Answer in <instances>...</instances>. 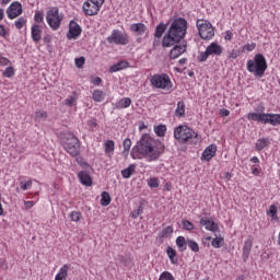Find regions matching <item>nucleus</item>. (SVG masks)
<instances>
[{
    "label": "nucleus",
    "instance_id": "f257e3e1",
    "mask_svg": "<svg viewBox=\"0 0 280 280\" xmlns=\"http://www.w3.org/2000/svg\"><path fill=\"white\" fill-rule=\"evenodd\" d=\"M165 152V144L158 142L149 133H143L140 140L137 141L136 145L131 149V158L137 160L147 159L148 161H159L161 154Z\"/></svg>",
    "mask_w": 280,
    "mask_h": 280
},
{
    "label": "nucleus",
    "instance_id": "f03ea898",
    "mask_svg": "<svg viewBox=\"0 0 280 280\" xmlns=\"http://www.w3.org/2000/svg\"><path fill=\"white\" fill-rule=\"evenodd\" d=\"M186 35L187 20L184 18H177L172 22L167 34H165L162 38V46L173 47V45H178V43H180Z\"/></svg>",
    "mask_w": 280,
    "mask_h": 280
},
{
    "label": "nucleus",
    "instance_id": "7ed1b4c3",
    "mask_svg": "<svg viewBox=\"0 0 280 280\" xmlns=\"http://www.w3.org/2000/svg\"><path fill=\"white\" fill-rule=\"evenodd\" d=\"M268 69V61L262 54H256L254 59L247 61V71L253 73L255 78H264V73Z\"/></svg>",
    "mask_w": 280,
    "mask_h": 280
},
{
    "label": "nucleus",
    "instance_id": "20e7f679",
    "mask_svg": "<svg viewBox=\"0 0 280 280\" xmlns=\"http://www.w3.org/2000/svg\"><path fill=\"white\" fill-rule=\"evenodd\" d=\"M61 139L63 141V150H66L70 156H80V139H78L73 132H61Z\"/></svg>",
    "mask_w": 280,
    "mask_h": 280
},
{
    "label": "nucleus",
    "instance_id": "39448f33",
    "mask_svg": "<svg viewBox=\"0 0 280 280\" xmlns=\"http://www.w3.org/2000/svg\"><path fill=\"white\" fill-rule=\"evenodd\" d=\"M247 119L249 121H257L258 124H269L270 126H280V114L273 113H248Z\"/></svg>",
    "mask_w": 280,
    "mask_h": 280
},
{
    "label": "nucleus",
    "instance_id": "423d86ee",
    "mask_svg": "<svg viewBox=\"0 0 280 280\" xmlns=\"http://www.w3.org/2000/svg\"><path fill=\"white\" fill-rule=\"evenodd\" d=\"M174 139L179 143H187L191 139H198V132L187 127V125H179L174 129Z\"/></svg>",
    "mask_w": 280,
    "mask_h": 280
},
{
    "label": "nucleus",
    "instance_id": "0eeeda50",
    "mask_svg": "<svg viewBox=\"0 0 280 280\" xmlns=\"http://www.w3.org/2000/svg\"><path fill=\"white\" fill-rule=\"evenodd\" d=\"M62 19H65V15L60 13V9H58V7H52L46 12V21L50 30H54L55 32L60 30Z\"/></svg>",
    "mask_w": 280,
    "mask_h": 280
},
{
    "label": "nucleus",
    "instance_id": "6e6552de",
    "mask_svg": "<svg viewBox=\"0 0 280 280\" xmlns=\"http://www.w3.org/2000/svg\"><path fill=\"white\" fill-rule=\"evenodd\" d=\"M197 30L202 40H211L215 36L213 24L207 20H197Z\"/></svg>",
    "mask_w": 280,
    "mask_h": 280
},
{
    "label": "nucleus",
    "instance_id": "1a4fd4ad",
    "mask_svg": "<svg viewBox=\"0 0 280 280\" xmlns=\"http://www.w3.org/2000/svg\"><path fill=\"white\" fill-rule=\"evenodd\" d=\"M151 84L155 89H162L167 90L172 89V80L170 79V75L162 73V74H154L151 78Z\"/></svg>",
    "mask_w": 280,
    "mask_h": 280
},
{
    "label": "nucleus",
    "instance_id": "9d476101",
    "mask_svg": "<svg viewBox=\"0 0 280 280\" xmlns=\"http://www.w3.org/2000/svg\"><path fill=\"white\" fill-rule=\"evenodd\" d=\"M107 43L109 45H122L126 46L128 43H130V36L127 35V33H122L119 30L112 31L110 36L106 38Z\"/></svg>",
    "mask_w": 280,
    "mask_h": 280
},
{
    "label": "nucleus",
    "instance_id": "9b49d317",
    "mask_svg": "<svg viewBox=\"0 0 280 280\" xmlns=\"http://www.w3.org/2000/svg\"><path fill=\"white\" fill-rule=\"evenodd\" d=\"M82 34V26L78 24V22L71 20L69 22V31L67 33L68 40L78 39V37Z\"/></svg>",
    "mask_w": 280,
    "mask_h": 280
},
{
    "label": "nucleus",
    "instance_id": "f8f14e48",
    "mask_svg": "<svg viewBox=\"0 0 280 280\" xmlns=\"http://www.w3.org/2000/svg\"><path fill=\"white\" fill-rule=\"evenodd\" d=\"M180 44H174L173 49L170 51V58L171 60H176V58H179L187 51V42L183 40L179 42Z\"/></svg>",
    "mask_w": 280,
    "mask_h": 280
},
{
    "label": "nucleus",
    "instance_id": "ddd939ff",
    "mask_svg": "<svg viewBox=\"0 0 280 280\" xmlns=\"http://www.w3.org/2000/svg\"><path fill=\"white\" fill-rule=\"evenodd\" d=\"M7 14L11 20L21 16L23 14V4L19 1L12 2L7 9Z\"/></svg>",
    "mask_w": 280,
    "mask_h": 280
},
{
    "label": "nucleus",
    "instance_id": "4468645a",
    "mask_svg": "<svg viewBox=\"0 0 280 280\" xmlns=\"http://www.w3.org/2000/svg\"><path fill=\"white\" fill-rule=\"evenodd\" d=\"M199 224L205 226L206 231H211V233L220 231V225L209 218H201Z\"/></svg>",
    "mask_w": 280,
    "mask_h": 280
},
{
    "label": "nucleus",
    "instance_id": "2eb2a0df",
    "mask_svg": "<svg viewBox=\"0 0 280 280\" xmlns=\"http://www.w3.org/2000/svg\"><path fill=\"white\" fill-rule=\"evenodd\" d=\"M82 10L86 16H96V14H100V8L95 7L89 0L83 3Z\"/></svg>",
    "mask_w": 280,
    "mask_h": 280
},
{
    "label": "nucleus",
    "instance_id": "dca6fc26",
    "mask_svg": "<svg viewBox=\"0 0 280 280\" xmlns=\"http://www.w3.org/2000/svg\"><path fill=\"white\" fill-rule=\"evenodd\" d=\"M218 152V147L215 144H210L205 149L201 155L202 161H211L213 156H215V153Z\"/></svg>",
    "mask_w": 280,
    "mask_h": 280
},
{
    "label": "nucleus",
    "instance_id": "f3484780",
    "mask_svg": "<svg viewBox=\"0 0 280 280\" xmlns=\"http://www.w3.org/2000/svg\"><path fill=\"white\" fill-rule=\"evenodd\" d=\"M206 50H208V54L210 56H220L221 54H223L224 48L217 42H213L206 48Z\"/></svg>",
    "mask_w": 280,
    "mask_h": 280
},
{
    "label": "nucleus",
    "instance_id": "a211bd4d",
    "mask_svg": "<svg viewBox=\"0 0 280 280\" xmlns=\"http://www.w3.org/2000/svg\"><path fill=\"white\" fill-rule=\"evenodd\" d=\"M78 178L81 185H84L85 187H91V185H93V178H91V175L86 171L79 172Z\"/></svg>",
    "mask_w": 280,
    "mask_h": 280
},
{
    "label": "nucleus",
    "instance_id": "6ab92c4d",
    "mask_svg": "<svg viewBox=\"0 0 280 280\" xmlns=\"http://www.w3.org/2000/svg\"><path fill=\"white\" fill-rule=\"evenodd\" d=\"M31 37L34 43H38L40 38H43V28H40V25L38 24L32 25Z\"/></svg>",
    "mask_w": 280,
    "mask_h": 280
},
{
    "label": "nucleus",
    "instance_id": "aec40b11",
    "mask_svg": "<svg viewBox=\"0 0 280 280\" xmlns=\"http://www.w3.org/2000/svg\"><path fill=\"white\" fill-rule=\"evenodd\" d=\"M130 32H133L138 36H143L145 32L148 31V26L143 23H133L129 26Z\"/></svg>",
    "mask_w": 280,
    "mask_h": 280
},
{
    "label": "nucleus",
    "instance_id": "412c9836",
    "mask_svg": "<svg viewBox=\"0 0 280 280\" xmlns=\"http://www.w3.org/2000/svg\"><path fill=\"white\" fill-rule=\"evenodd\" d=\"M250 250H253V241L252 240H247L244 243L243 246V261H248V257L250 256Z\"/></svg>",
    "mask_w": 280,
    "mask_h": 280
},
{
    "label": "nucleus",
    "instance_id": "4be33fe9",
    "mask_svg": "<svg viewBox=\"0 0 280 280\" xmlns=\"http://www.w3.org/2000/svg\"><path fill=\"white\" fill-rule=\"evenodd\" d=\"M268 145H270V138H260L255 143V150L256 152H261V150H265Z\"/></svg>",
    "mask_w": 280,
    "mask_h": 280
},
{
    "label": "nucleus",
    "instance_id": "5701e85b",
    "mask_svg": "<svg viewBox=\"0 0 280 280\" xmlns=\"http://www.w3.org/2000/svg\"><path fill=\"white\" fill-rule=\"evenodd\" d=\"M130 104H132V100L130 97H124L115 104V108L121 110L124 108H129Z\"/></svg>",
    "mask_w": 280,
    "mask_h": 280
},
{
    "label": "nucleus",
    "instance_id": "b1692460",
    "mask_svg": "<svg viewBox=\"0 0 280 280\" xmlns=\"http://www.w3.org/2000/svg\"><path fill=\"white\" fill-rule=\"evenodd\" d=\"M175 242L179 253H185V250H187L188 240L186 241L185 236H178Z\"/></svg>",
    "mask_w": 280,
    "mask_h": 280
},
{
    "label": "nucleus",
    "instance_id": "393cba45",
    "mask_svg": "<svg viewBox=\"0 0 280 280\" xmlns=\"http://www.w3.org/2000/svg\"><path fill=\"white\" fill-rule=\"evenodd\" d=\"M166 255L171 264H178V256H177L176 249H174L172 246H167Z\"/></svg>",
    "mask_w": 280,
    "mask_h": 280
},
{
    "label": "nucleus",
    "instance_id": "a878e982",
    "mask_svg": "<svg viewBox=\"0 0 280 280\" xmlns=\"http://www.w3.org/2000/svg\"><path fill=\"white\" fill-rule=\"evenodd\" d=\"M69 276V265H63L59 272L56 275L55 280H67Z\"/></svg>",
    "mask_w": 280,
    "mask_h": 280
},
{
    "label": "nucleus",
    "instance_id": "bb28decb",
    "mask_svg": "<svg viewBox=\"0 0 280 280\" xmlns=\"http://www.w3.org/2000/svg\"><path fill=\"white\" fill-rule=\"evenodd\" d=\"M92 100L98 103L104 102V100H106V92L102 90H94V92L92 93Z\"/></svg>",
    "mask_w": 280,
    "mask_h": 280
},
{
    "label": "nucleus",
    "instance_id": "cd10ccee",
    "mask_svg": "<svg viewBox=\"0 0 280 280\" xmlns=\"http://www.w3.org/2000/svg\"><path fill=\"white\" fill-rule=\"evenodd\" d=\"M137 170V164H130L127 168L121 171L122 178H130Z\"/></svg>",
    "mask_w": 280,
    "mask_h": 280
},
{
    "label": "nucleus",
    "instance_id": "c85d7f7f",
    "mask_svg": "<svg viewBox=\"0 0 280 280\" xmlns=\"http://www.w3.org/2000/svg\"><path fill=\"white\" fill-rule=\"evenodd\" d=\"M166 30H167V25H165L164 23H160L155 27V33H154L155 38H161V36H163Z\"/></svg>",
    "mask_w": 280,
    "mask_h": 280
},
{
    "label": "nucleus",
    "instance_id": "c756f323",
    "mask_svg": "<svg viewBox=\"0 0 280 280\" xmlns=\"http://www.w3.org/2000/svg\"><path fill=\"white\" fill-rule=\"evenodd\" d=\"M176 117H184L185 116V102L179 101L177 103V107L175 109Z\"/></svg>",
    "mask_w": 280,
    "mask_h": 280
},
{
    "label": "nucleus",
    "instance_id": "7c9ffc66",
    "mask_svg": "<svg viewBox=\"0 0 280 280\" xmlns=\"http://www.w3.org/2000/svg\"><path fill=\"white\" fill-rule=\"evenodd\" d=\"M154 132L156 137H165V132H167V126L165 125L154 126Z\"/></svg>",
    "mask_w": 280,
    "mask_h": 280
},
{
    "label": "nucleus",
    "instance_id": "2f4dec72",
    "mask_svg": "<svg viewBox=\"0 0 280 280\" xmlns=\"http://www.w3.org/2000/svg\"><path fill=\"white\" fill-rule=\"evenodd\" d=\"M101 205L102 207H108L110 205V194L103 191L101 195Z\"/></svg>",
    "mask_w": 280,
    "mask_h": 280
},
{
    "label": "nucleus",
    "instance_id": "473e14b6",
    "mask_svg": "<svg viewBox=\"0 0 280 280\" xmlns=\"http://www.w3.org/2000/svg\"><path fill=\"white\" fill-rule=\"evenodd\" d=\"M278 211H279V209L277 208V206L272 205V206H270L269 210L267 211V215H270V218H272V220H279V217L277 215Z\"/></svg>",
    "mask_w": 280,
    "mask_h": 280
},
{
    "label": "nucleus",
    "instance_id": "72a5a7b5",
    "mask_svg": "<svg viewBox=\"0 0 280 280\" xmlns=\"http://www.w3.org/2000/svg\"><path fill=\"white\" fill-rule=\"evenodd\" d=\"M212 246L213 248H222V246H224V238L215 235V237L212 240Z\"/></svg>",
    "mask_w": 280,
    "mask_h": 280
},
{
    "label": "nucleus",
    "instance_id": "f704fd0d",
    "mask_svg": "<svg viewBox=\"0 0 280 280\" xmlns=\"http://www.w3.org/2000/svg\"><path fill=\"white\" fill-rule=\"evenodd\" d=\"M110 152H115V141L107 140L105 142V154H110Z\"/></svg>",
    "mask_w": 280,
    "mask_h": 280
},
{
    "label": "nucleus",
    "instance_id": "c9c22d12",
    "mask_svg": "<svg viewBox=\"0 0 280 280\" xmlns=\"http://www.w3.org/2000/svg\"><path fill=\"white\" fill-rule=\"evenodd\" d=\"M188 247L190 248V250H192V253H200V246L194 240L188 238Z\"/></svg>",
    "mask_w": 280,
    "mask_h": 280
},
{
    "label": "nucleus",
    "instance_id": "e433bc0d",
    "mask_svg": "<svg viewBox=\"0 0 280 280\" xmlns=\"http://www.w3.org/2000/svg\"><path fill=\"white\" fill-rule=\"evenodd\" d=\"M228 58L229 60H236V58H240V55L242 54V51L240 49H232L229 50L228 52Z\"/></svg>",
    "mask_w": 280,
    "mask_h": 280
},
{
    "label": "nucleus",
    "instance_id": "4c0bfd02",
    "mask_svg": "<svg viewBox=\"0 0 280 280\" xmlns=\"http://www.w3.org/2000/svg\"><path fill=\"white\" fill-rule=\"evenodd\" d=\"M122 145H124L122 153L128 154V152H130V148H132V140H130L128 138L125 139L124 142H122Z\"/></svg>",
    "mask_w": 280,
    "mask_h": 280
},
{
    "label": "nucleus",
    "instance_id": "58836bf2",
    "mask_svg": "<svg viewBox=\"0 0 280 280\" xmlns=\"http://www.w3.org/2000/svg\"><path fill=\"white\" fill-rule=\"evenodd\" d=\"M35 119H37V121H45V119H47V112H45V110H37L35 113Z\"/></svg>",
    "mask_w": 280,
    "mask_h": 280
},
{
    "label": "nucleus",
    "instance_id": "ea45409f",
    "mask_svg": "<svg viewBox=\"0 0 280 280\" xmlns=\"http://www.w3.org/2000/svg\"><path fill=\"white\" fill-rule=\"evenodd\" d=\"M34 21L35 23H43L45 21V13L43 11H35Z\"/></svg>",
    "mask_w": 280,
    "mask_h": 280
},
{
    "label": "nucleus",
    "instance_id": "a19ab883",
    "mask_svg": "<svg viewBox=\"0 0 280 280\" xmlns=\"http://www.w3.org/2000/svg\"><path fill=\"white\" fill-rule=\"evenodd\" d=\"M81 218H82V212H80V211H72L70 213V220L72 222H80Z\"/></svg>",
    "mask_w": 280,
    "mask_h": 280
},
{
    "label": "nucleus",
    "instance_id": "79ce46f5",
    "mask_svg": "<svg viewBox=\"0 0 280 280\" xmlns=\"http://www.w3.org/2000/svg\"><path fill=\"white\" fill-rule=\"evenodd\" d=\"M142 214H143V205H140L137 210H133L131 212V218H133V220H137V218H139V215H142Z\"/></svg>",
    "mask_w": 280,
    "mask_h": 280
},
{
    "label": "nucleus",
    "instance_id": "37998d69",
    "mask_svg": "<svg viewBox=\"0 0 280 280\" xmlns=\"http://www.w3.org/2000/svg\"><path fill=\"white\" fill-rule=\"evenodd\" d=\"M209 56L211 55H209V51L206 49V51L197 56V60L198 62H207V60L209 59Z\"/></svg>",
    "mask_w": 280,
    "mask_h": 280
},
{
    "label": "nucleus",
    "instance_id": "c03bdc74",
    "mask_svg": "<svg viewBox=\"0 0 280 280\" xmlns=\"http://www.w3.org/2000/svg\"><path fill=\"white\" fill-rule=\"evenodd\" d=\"M148 185L149 187H151V189H156L159 187V178L156 177H151L149 180H148Z\"/></svg>",
    "mask_w": 280,
    "mask_h": 280
},
{
    "label": "nucleus",
    "instance_id": "a18cd8bd",
    "mask_svg": "<svg viewBox=\"0 0 280 280\" xmlns=\"http://www.w3.org/2000/svg\"><path fill=\"white\" fill-rule=\"evenodd\" d=\"M172 233H174V228H172V226H167V228H165L163 231H162V233H161V237H170V235H172Z\"/></svg>",
    "mask_w": 280,
    "mask_h": 280
},
{
    "label": "nucleus",
    "instance_id": "49530a36",
    "mask_svg": "<svg viewBox=\"0 0 280 280\" xmlns=\"http://www.w3.org/2000/svg\"><path fill=\"white\" fill-rule=\"evenodd\" d=\"M25 23H27V20H25V18H19V19L15 21V27H16V30H23Z\"/></svg>",
    "mask_w": 280,
    "mask_h": 280
},
{
    "label": "nucleus",
    "instance_id": "de8ad7c7",
    "mask_svg": "<svg viewBox=\"0 0 280 280\" xmlns=\"http://www.w3.org/2000/svg\"><path fill=\"white\" fill-rule=\"evenodd\" d=\"M20 187L23 191H27V189H32V179L27 182H20Z\"/></svg>",
    "mask_w": 280,
    "mask_h": 280
},
{
    "label": "nucleus",
    "instance_id": "09e8293b",
    "mask_svg": "<svg viewBox=\"0 0 280 280\" xmlns=\"http://www.w3.org/2000/svg\"><path fill=\"white\" fill-rule=\"evenodd\" d=\"M3 78H12L14 75V68L13 67H8L3 72H2Z\"/></svg>",
    "mask_w": 280,
    "mask_h": 280
},
{
    "label": "nucleus",
    "instance_id": "8fccbe9b",
    "mask_svg": "<svg viewBox=\"0 0 280 280\" xmlns=\"http://www.w3.org/2000/svg\"><path fill=\"white\" fill-rule=\"evenodd\" d=\"M183 229H185V231H194L195 226H194V223H191V221L184 220L183 221Z\"/></svg>",
    "mask_w": 280,
    "mask_h": 280
},
{
    "label": "nucleus",
    "instance_id": "3c124183",
    "mask_svg": "<svg viewBox=\"0 0 280 280\" xmlns=\"http://www.w3.org/2000/svg\"><path fill=\"white\" fill-rule=\"evenodd\" d=\"M74 62H75V67L78 69H82V67H84V62H86V58H84V57L75 58Z\"/></svg>",
    "mask_w": 280,
    "mask_h": 280
},
{
    "label": "nucleus",
    "instance_id": "603ef678",
    "mask_svg": "<svg viewBox=\"0 0 280 280\" xmlns=\"http://www.w3.org/2000/svg\"><path fill=\"white\" fill-rule=\"evenodd\" d=\"M88 126H89V128H90V130L92 131V132H94L95 131V128H97V120L96 119H91V120H89L88 121Z\"/></svg>",
    "mask_w": 280,
    "mask_h": 280
},
{
    "label": "nucleus",
    "instance_id": "864d4df0",
    "mask_svg": "<svg viewBox=\"0 0 280 280\" xmlns=\"http://www.w3.org/2000/svg\"><path fill=\"white\" fill-rule=\"evenodd\" d=\"M89 1L92 3V5H95L96 8H98V10H101L106 0H89Z\"/></svg>",
    "mask_w": 280,
    "mask_h": 280
},
{
    "label": "nucleus",
    "instance_id": "5fc2aeb1",
    "mask_svg": "<svg viewBox=\"0 0 280 280\" xmlns=\"http://www.w3.org/2000/svg\"><path fill=\"white\" fill-rule=\"evenodd\" d=\"M63 102L66 106H73V104H75V96H70L69 98H66Z\"/></svg>",
    "mask_w": 280,
    "mask_h": 280
},
{
    "label": "nucleus",
    "instance_id": "6e6d98bb",
    "mask_svg": "<svg viewBox=\"0 0 280 280\" xmlns=\"http://www.w3.org/2000/svg\"><path fill=\"white\" fill-rule=\"evenodd\" d=\"M256 47H257V44L252 43V44H246L244 46V49H245V51H253Z\"/></svg>",
    "mask_w": 280,
    "mask_h": 280
},
{
    "label": "nucleus",
    "instance_id": "4d7b16f0",
    "mask_svg": "<svg viewBox=\"0 0 280 280\" xmlns=\"http://www.w3.org/2000/svg\"><path fill=\"white\" fill-rule=\"evenodd\" d=\"M220 117H229L231 115V112L226 108L220 109L219 112Z\"/></svg>",
    "mask_w": 280,
    "mask_h": 280
},
{
    "label": "nucleus",
    "instance_id": "13d9d810",
    "mask_svg": "<svg viewBox=\"0 0 280 280\" xmlns=\"http://www.w3.org/2000/svg\"><path fill=\"white\" fill-rule=\"evenodd\" d=\"M260 168H259V165H254L253 167H252V174H254V176H259V174H260V171H259Z\"/></svg>",
    "mask_w": 280,
    "mask_h": 280
},
{
    "label": "nucleus",
    "instance_id": "bf43d9fd",
    "mask_svg": "<svg viewBox=\"0 0 280 280\" xmlns=\"http://www.w3.org/2000/svg\"><path fill=\"white\" fill-rule=\"evenodd\" d=\"M92 84H94L95 86H100V84H102V78H100V77L93 78Z\"/></svg>",
    "mask_w": 280,
    "mask_h": 280
},
{
    "label": "nucleus",
    "instance_id": "052dcab7",
    "mask_svg": "<svg viewBox=\"0 0 280 280\" xmlns=\"http://www.w3.org/2000/svg\"><path fill=\"white\" fill-rule=\"evenodd\" d=\"M117 71H121L119 67H117V63L110 66L109 73H117Z\"/></svg>",
    "mask_w": 280,
    "mask_h": 280
},
{
    "label": "nucleus",
    "instance_id": "680f3d73",
    "mask_svg": "<svg viewBox=\"0 0 280 280\" xmlns=\"http://www.w3.org/2000/svg\"><path fill=\"white\" fill-rule=\"evenodd\" d=\"M116 67L120 68V71H121V69H126V67H128V61L117 62Z\"/></svg>",
    "mask_w": 280,
    "mask_h": 280
},
{
    "label": "nucleus",
    "instance_id": "e2e57ef3",
    "mask_svg": "<svg viewBox=\"0 0 280 280\" xmlns=\"http://www.w3.org/2000/svg\"><path fill=\"white\" fill-rule=\"evenodd\" d=\"M224 38H225V40H232L233 39V32L226 31Z\"/></svg>",
    "mask_w": 280,
    "mask_h": 280
},
{
    "label": "nucleus",
    "instance_id": "0e129e2a",
    "mask_svg": "<svg viewBox=\"0 0 280 280\" xmlns=\"http://www.w3.org/2000/svg\"><path fill=\"white\" fill-rule=\"evenodd\" d=\"M10 63V59L1 57L0 58V65H3V67H5L7 65Z\"/></svg>",
    "mask_w": 280,
    "mask_h": 280
},
{
    "label": "nucleus",
    "instance_id": "69168bd1",
    "mask_svg": "<svg viewBox=\"0 0 280 280\" xmlns=\"http://www.w3.org/2000/svg\"><path fill=\"white\" fill-rule=\"evenodd\" d=\"M265 110H266V107L264 106V104L258 105L256 108V113H264Z\"/></svg>",
    "mask_w": 280,
    "mask_h": 280
},
{
    "label": "nucleus",
    "instance_id": "338daca9",
    "mask_svg": "<svg viewBox=\"0 0 280 280\" xmlns=\"http://www.w3.org/2000/svg\"><path fill=\"white\" fill-rule=\"evenodd\" d=\"M24 205H25V209H32V207H34V201H25L24 202Z\"/></svg>",
    "mask_w": 280,
    "mask_h": 280
},
{
    "label": "nucleus",
    "instance_id": "774afa93",
    "mask_svg": "<svg viewBox=\"0 0 280 280\" xmlns=\"http://www.w3.org/2000/svg\"><path fill=\"white\" fill-rule=\"evenodd\" d=\"M0 36H5V27L0 25Z\"/></svg>",
    "mask_w": 280,
    "mask_h": 280
}]
</instances>
